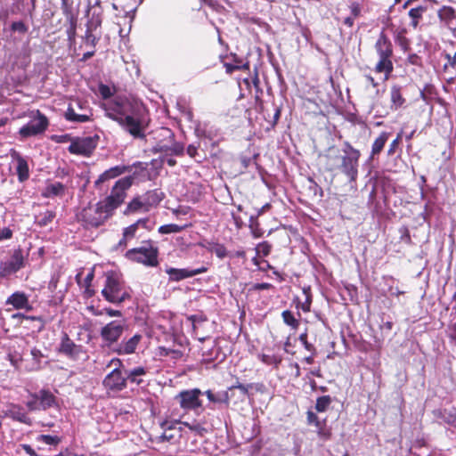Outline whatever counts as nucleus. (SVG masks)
Masks as SVG:
<instances>
[{"label":"nucleus","instance_id":"1","mask_svg":"<svg viewBox=\"0 0 456 456\" xmlns=\"http://www.w3.org/2000/svg\"><path fill=\"white\" fill-rule=\"evenodd\" d=\"M105 115L118 122L134 139H144L147 123L142 116V108L136 102L118 96L104 104Z\"/></svg>","mask_w":456,"mask_h":456},{"label":"nucleus","instance_id":"2","mask_svg":"<svg viewBox=\"0 0 456 456\" xmlns=\"http://www.w3.org/2000/svg\"><path fill=\"white\" fill-rule=\"evenodd\" d=\"M133 182L134 177L130 175L118 179L112 186L110 194L100 201V209L106 213L105 216H112L114 211L124 203Z\"/></svg>","mask_w":456,"mask_h":456},{"label":"nucleus","instance_id":"3","mask_svg":"<svg viewBox=\"0 0 456 456\" xmlns=\"http://www.w3.org/2000/svg\"><path fill=\"white\" fill-rule=\"evenodd\" d=\"M102 297L110 303L119 305L131 298L130 289L126 286L121 275L110 271L105 273Z\"/></svg>","mask_w":456,"mask_h":456},{"label":"nucleus","instance_id":"4","mask_svg":"<svg viewBox=\"0 0 456 456\" xmlns=\"http://www.w3.org/2000/svg\"><path fill=\"white\" fill-rule=\"evenodd\" d=\"M158 248L151 241H143L141 247L131 248L125 254L127 259L147 266L158 265Z\"/></svg>","mask_w":456,"mask_h":456},{"label":"nucleus","instance_id":"5","mask_svg":"<svg viewBox=\"0 0 456 456\" xmlns=\"http://www.w3.org/2000/svg\"><path fill=\"white\" fill-rule=\"evenodd\" d=\"M344 155L341 157V165L338 167L351 182L355 181L358 175V161L360 151L350 143L345 142Z\"/></svg>","mask_w":456,"mask_h":456},{"label":"nucleus","instance_id":"6","mask_svg":"<svg viewBox=\"0 0 456 456\" xmlns=\"http://www.w3.org/2000/svg\"><path fill=\"white\" fill-rule=\"evenodd\" d=\"M108 366H114V369L104 378L102 384L105 388L111 391H122L126 387V378L122 373V362L114 358L110 360Z\"/></svg>","mask_w":456,"mask_h":456},{"label":"nucleus","instance_id":"7","mask_svg":"<svg viewBox=\"0 0 456 456\" xmlns=\"http://www.w3.org/2000/svg\"><path fill=\"white\" fill-rule=\"evenodd\" d=\"M126 328L125 321L115 320L107 323L100 331L103 344L109 348H112L114 345L117 346Z\"/></svg>","mask_w":456,"mask_h":456},{"label":"nucleus","instance_id":"8","mask_svg":"<svg viewBox=\"0 0 456 456\" xmlns=\"http://www.w3.org/2000/svg\"><path fill=\"white\" fill-rule=\"evenodd\" d=\"M201 395L203 393L199 388L187 389L179 392L174 399L185 411H197L202 406V402L200 399Z\"/></svg>","mask_w":456,"mask_h":456},{"label":"nucleus","instance_id":"9","mask_svg":"<svg viewBox=\"0 0 456 456\" xmlns=\"http://www.w3.org/2000/svg\"><path fill=\"white\" fill-rule=\"evenodd\" d=\"M48 125L47 118L39 110H37L29 122L20 128L19 134L23 138L36 136L43 134L47 129Z\"/></svg>","mask_w":456,"mask_h":456},{"label":"nucleus","instance_id":"10","mask_svg":"<svg viewBox=\"0 0 456 456\" xmlns=\"http://www.w3.org/2000/svg\"><path fill=\"white\" fill-rule=\"evenodd\" d=\"M164 132L167 134L168 141L166 142H159L152 149L154 153H161L163 156H180L183 155L184 146L183 143L175 142L174 139V134L169 129H164Z\"/></svg>","mask_w":456,"mask_h":456},{"label":"nucleus","instance_id":"11","mask_svg":"<svg viewBox=\"0 0 456 456\" xmlns=\"http://www.w3.org/2000/svg\"><path fill=\"white\" fill-rule=\"evenodd\" d=\"M24 267V256L20 248L13 251L11 257L0 263V277H7Z\"/></svg>","mask_w":456,"mask_h":456},{"label":"nucleus","instance_id":"12","mask_svg":"<svg viewBox=\"0 0 456 456\" xmlns=\"http://www.w3.org/2000/svg\"><path fill=\"white\" fill-rule=\"evenodd\" d=\"M97 146V139L93 137L76 138L72 140L68 151L71 154L89 157Z\"/></svg>","mask_w":456,"mask_h":456},{"label":"nucleus","instance_id":"13","mask_svg":"<svg viewBox=\"0 0 456 456\" xmlns=\"http://www.w3.org/2000/svg\"><path fill=\"white\" fill-rule=\"evenodd\" d=\"M83 221L92 227L102 225L110 216H105L106 213L100 209V201L95 205L94 208H87L82 211Z\"/></svg>","mask_w":456,"mask_h":456},{"label":"nucleus","instance_id":"14","mask_svg":"<svg viewBox=\"0 0 456 456\" xmlns=\"http://www.w3.org/2000/svg\"><path fill=\"white\" fill-rule=\"evenodd\" d=\"M59 352L71 360H78L82 354H85L83 346L75 344L67 333H64L61 338Z\"/></svg>","mask_w":456,"mask_h":456},{"label":"nucleus","instance_id":"15","mask_svg":"<svg viewBox=\"0 0 456 456\" xmlns=\"http://www.w3.org/2000/svg\"><path fill=\"white\" fill-rule=\"evenodd\" d=\"M208 271L206 266H201L197 269H189V268H174L169 267L166 270V273L169 276V281H180L182 280L193 277L197 274L204 273Z\"/></svg>","mask_w":456,"mask_h":456},{"label":"nucleus","instance_id":"16","mask_svg":"<svg viewBox=\"0 0 456 456\" xmlns=\"http://www.w3.org/2000/svg\"><path fill=\"white\" fill-rule=\"evenodd\" d=\"M5 416L12 419L14 421L32 426V419L28 416L25 408L20 404L12 403L8 406L4 412Z\"/></svg>","mask_w":456,"mask_h":456},{"label":"nucleus","instance_id":"17","mask_svg":"<svg viewBox=\"0 0 456 456\" xmlns=\"http://www.w3.org/2000/svg\"><path fill=\"white\" fill-rule=\"evenodd\" d=\"M142 337L140 334H135L128 339L122 340L119 344L113 348V352L118 354H130L135 352L137 346L141 342Z\"/></svg>","mask_w":456,"mask_h":456},{"label":"nucleus","instance_id":"18","mask_svg":"<svg viewBox=\"0 0 456 456\" xmlns=\"http://www.w3.org/2000/svg\"><path fill=\"white\" fill-rule=\"evenodd\" d=\"M6 305H12L17 310L31 311L33 306L29 304L28 297L21 291L12 293L7 299Z\"/></svg>","mask_w":456,"mask_h":456},{"label":"nucleus","instance_id":"19","mask_svg":"<svg viewBox=\"0 0 456 456\" xmlns=\"http://www.w3.org/2000/svg\"><path fill=\"white\" fill-rule=\"evenodd\" d=\"M34 397L39 400V411H46L47 409L57 405L56 397L54 395L46 389L34 393Z\"/></svg>","mask_w":456,"mask_h":456},{"label":"nucleus","instance_id":"20","mask_svg":"<svg viewBox=\"0 0 456 456\" xmlns=\"http://www.w3.org/2000/svg\"><path fill=\"white\" fill-rule=\"evenodd\" d=\"M13 160L17 162L16 172L20 183L25 182L29 177V169L27 160L17 151L11 153Z\"/></svg>","mask_w":456,"mask_h":456},{"label":"nucleus","instance_id":"21","mask_svg":"<svg viewBox=\"0 0 456 456\" xmlns=\"http://www.w3.org/2000/svg\"><path fill=\"white\" fill-rule=\"evenodd\" d=\"M375 49L380 57H392L393 45L387 36L382 31L375 44Z\"/></svg>","mask_w":456,"mask_h":456},{"label":"nucleus","instance_id":"22","mask_svg":"<svg viewBox=\"0 0 456 456\" xmlns=\"http://www.w3.org/2000/svg\"><path fill=\"white\" fill-rule=\"evenodd\" d=\"M129 170V167L126 166H115L110 169L104 171L95 181L94 185L98 187L101 183H105L108 180L114 179L125 172Z\"/></svg>","mask_w":456,"mask_h":456},{"label":"nucleus","instance_id":"23","mask_svg":"<svg viewBox=\"0 0 456 456\" xmlns=\"http://www.w3.org/2000/svg\"><path fill=\"white\" fill-rule=\"evenodd\" d=\"M149 200H142L139 197L134 198L126 206L123 214L127 216L134 213H138L141 211H148L149 210Z\"/></svg>","mask_w":456,"mask_h":456},{"label":"nucleus","instance_id":"24","mask_svg":"<svg viewBox=\"0 0 456 456\" xmlns=\"http://www.w3.org/2000/svg\"><path fill=\"white\" fill-rule=\"evenodd\" d=\"M88 113H77L75 108L70 104L65 111L64 117L68 121L75 123H85L91 120L92 113L88 110Z\"/></svg>","mask_w":456,"mask_h":456},{"label":"nucleus","instance_id":"25","mask_svg":"<svg viewBox=\"0 0 456 456\" xmlns=\"http://www.w3.org/2000/svg\"><path fill=\"white\" fill-rule=\"evenodd\" d=\"M65 185L61 183H53L47 184L42 191L44 198H53L56 196H61L65 192Z\"/></svg>","mask_w":456,"mask_h":456},{"label":"nucleus","instance_id":"26","mask_svg":"<svg viewBox=\"0 0 456 456\" xmlns=\"http://www.w3.org/2000/svg\"><path fill=\"white\" fill-rule=\"evenodd\" d=\"M390 94L392 102L391 108L397 110L398 108L402 107L405 102V99L402 95L400 86H393L391 87Z\"/></svg>","mask_w":456,"mask_h":456},{"label":"nucleus","instance_id":"27","mask_svg":"<svg viewBox=\"0 0 456 456\" xmlns=\"http://www.w3.org/2000/svg\"><path fill=\"white\" fill-rule=\"evenodd\" d=\"M389 137V134L387 132H382L379 137L374 141L371 147V157L378 155L383 150L387 139Z\"/></svg>","mask_w":456,"mask_h":456},{"label":"nucleus","instance_id":"28","mask_svg":"<svg viewBox=\"0 0 456 456\" xmlns=\"http://www.w3.org/2000/svg\"><path fill=\"white\" fill-rule=\"evenodd\" d=\"M146 374V370L143 367H136L131 370L126 371V381L140 385L142 380L139 377Z\"/></svg>","mask_w":456,"mask_h":456},{"label":"nucleus","instance_id":"29","mask_svg":"<svg viewBox=\"0 0 456 456\" xmlns=\"http://www.w3.org/2000/svg\"><path fill=\"white\" fill-rule=\"evenodd\" d=\"M427 11V7L419 5L416 8H411L409 11V16L411 19V26L416 28L419 20L422 19L423 13Z\"/></svg>","mask_w":456,"mask_h":456},{"label":"nucleus","instance_id":"30","mask_svg":"<svg viewBox=\"0 0 456 456\" xmlns=\"http://www.w3.org/2000/svg\"><path fill=\"white\" fill-rule=\"evenodd\" d=\"M393 68L391 57H380L375 70L379 73L385 72L387 75H389L393 71Z\"/></svg>","mask_w":456,"mask_h":456},{"label":"nucleus","instance_id":"31","mask_svg":"<svg viewBox=\"0 0 456 456\" xmlns=\"http://www.w3.org/2000/svg\"><path fill=\"white\" fill-rule=\"evenodd\" d=\"M436 416L449 425L456 426V410L453 411L439 410L436 412Z\"/></svg>","mask_w":456,"mask_h":456},{"label":"nucleus","instance_id":"32","mask_svg":"<svg viewBox=\"0 0 456 456\" xmlns=\"http://www.w3.org/2000/svg\"><path fill=\"white\" fill-rule=\"evenodd\" d=\"M438 17L442 21L449 25V23L452 21L456 17L455 10L451 6H443L438 11Z\"/></svg>","mask_w":456,"mask_h":456},{"label":"nucleus","instance_id":"33","mask_svg":"<svg viewBox=\"0 0 456 456\" xmlns=\"http://www.w3.org/2000/svg\"><path fill=\"white\" fill-rule=\"evenodd\" d=\"M205 394L210 402L226 404L229 403L230 396L228 392L214 394L211 390H208Z\"/></svg>","mask_w":456,"mask_h":456},{"label":"nucleus","instance_id":"34","mask_svg":"<svg viewBox=\"0 0 456 456\" xmlns=\"http://www.w3.org/2000/svg\"><path fill=\"white\" fill-rule=\"evenodd\" d=\"M281 317L285 324L290 326L293 330H297L299 326V321L295 318L294 314L289 310H285L281 313Z\"/></svg>","mask_w":456,"mask_h":456},{"label":"nucleus","instance_id":"35","mask_svg":"<svg viewBox=\"0 0 456 456\" xmlns=\"http://www.w3.org/2000/svg\"><path fill=\"white\" fill-rule=\"evenodd\" d=\"M187 226H188V224L178 225L175 224H169L161 225L159 228V232L162 234L177 233V232H180L183 230H184Z\"/></svg>","mask_w":456,"mask_h":456},{"label":"nucleus","instance_id":"36","mask_svg":"<svg viewBox=\"0 0 456 456\" xmlns=\"http://www.w3.org/2000/svg\"><path fill=\"white\" fill-rule=\"evenodd\" d=\"M61 10L67 20L70 21L71 25H74L75 17L72 12V3L69 0H61Z\"/></svg>","mask_w":456,"mask_h":456},{"label":"nucleus","instance_id":"37","mask_svg":"<svg viewBox=\"0 0 456 456\" xmlns=\"http://www.w3.org/2000/svg\"><path fill=\"white\" fill-rule=\"evenodd\" d=\"M102 25V17L100 13H95L94 12L92 13L91 18L88 20L86 23V29L89 31H94Z\"/></svg>","mask_w":456,"mask_h":456},{"label":"nucleus","instance_id":"38","mask_svg":"<svg viewBox=\"0 0 456 456\" xmlns=\"http://www.w3.org/2000/svg\"><path fill=\"white\" fill-rule=\"evenodd\" d=\"M331 403V398L330 395H323L317 398L315 409L319 412L325 411Z\"/></svg>","mask_w":456,"mask_h":456},{"label":"nucleus","instance_id":"39","mask_svg":"<svg viewBox=\"0 0 456 456\" xmlns=\"http://www.w3.org/2000/svg\"><path fill=\"white\" fill-rule=\"evenodd\" d=\"M249 228L251 230V233L255 238H260L263 236V231L259 226V223L256 218L253 216L249 217Z\"/></svg>","mask_w":456,"mask_h":456},{"label":"nucleus","instance_id":"40","mask_svg":"<svg viewBox=\"0 0 456 456\" xmlns=\"http://www.w3.org/2000/svg\"><path fill=\"white\" fill-rule=\"evenodd\" d=\"M55 217V213L52 210H46L39 216V219L37 221L40 226H46L49 224L53 218Z\"/></svg>","mask_w":456,"mask_h":456},{"label":"nucleus","instance_id":"41","mask_svg":"<svg viewBox=\"0 0 456 456\" xmlns=\"http://www.w3.org/2000/svg\"><path fill=\"white\" fill-rule=\"evenodd\" d=\"M37 441L49 445H56L60 443L61 439L57 436L40 435L37 437Z\"/></svg>","mask_w":456,"mask_h":456},{"label":"nucleus","instance_id":"42","mask_svg":"<svg viewBox=\"0 0 456 456\" xmlns=\"http://www.w3.org/2000/svg\"><path fill=\"white\" fill-rule=\"evenodd\" d=\"M260 360L268 365L274 364L278 366L281 362V357L277 355L262 354L260 355Z\"/></svg>","mask_w":456,"mask_h":456},{"label":"nucleus","instance_id":"43","mask_svg":"<svg viewBox=\"0 0 456 456\" xmlns=\"http://www.w3.org/2000/svg\"><path fill=\"white\" fill-rule=\"evenodd\" d=\"M182 424L200 436H203L207 432V429L198 423L182 422Z\"/></svg>","mask_w":456,"mask_h":456},{"label":"nucleus","instance_id":"44","mask_svg":"<svg viewBox=\"0 0 456 456\" xmlns=\"http://www.w3.org/2000/svg\"><path fill=\"white\" fill-rule=\"evenodd\" d=\"M30 399L26 403V407L29 411H39V400L34 397V394H30Z\"/></svg>","mask_w":456,"mask_h":456},{"label":"nucleus","instance_id":"45","mask_svg":"<svg viewBox=\"0 0 456 456\" xmlns=\"http://www.w3.org/2000/svg\"><path fill=\"white\" fill-rule=\"evenodd\" d=\"M12 31L19 32L20 34H25L28 31V27L25 25L23 21H14L11 25Z\"/></svg>","mask_w":456,"mask_h":456},{"label":"nucleus","instance_id":"46","mask_svg":"<svg viewBox=\"0 0 456 456\" xmlns=\"http://www.w3.org/2000/svg\"><path fill=\"white\" fill-rule=\"evenodd\" d=\"M338 154L331 155L330 153L326 155V158L328 159L327 162V169L329 171H333L335 168H337L338 166L336 165V160L338 159Z\"/></svg>","mask_w":456,"mask_h":456},{"label":"nucleus","instance_id":"47","mask_svg":"<svg viewBox=\"0 0 456 456\" xmlns=\"http://www.w3.org/2000/svg\"><path fill=\"white\" fill-rule=\"evenodd\" d=\"M251 387H252L251 384L244 385V384H241L239 381H237L234 385H232L229 387V390H233V389L237 388L240 391V393L243 395H248V389Z\"/></svg>","mask_w":456,"mask_h":456},{"label":"nucleus","instance_id":"48","mask_svg":"<svg viewBox=\"0 0 456 456\" xmlns=\"http://www.w3.org/2000/svg\"><path fill=\"white\" fill-rule=\"evenodd\" d=\"M182 424V421L180 419H175V420H164L160 423V427L164 431L172 430L175 428L176 424Z\"/></svg>","mask_w":456,"mask_h":456},{"label":"nucleus","instance_id":"49","mask_svg":"<svg viewBox=\"0 0 456 456\" xmlns=\"http://www.w3.org/2000/svg\"><path fill=\"white\" fill-rule=\"evenodd\" d=\"M212 251L220 259L224 258L227 256V250L225 247L222 244H216Z\"/></svg>","mask_w":456,"mask_h":456},{"label":"nucleus","instance_id":"50","mask_svg":"<svg viewBox=\"0 0 456 456\" xmlns=\"http://www.w3.org/2000/svg\"><path fill=\"white\" fill-rule=\"evenodd\" d=\"M145 196H146L145 200H150L149 206L156 205V204L159 203V201L161 200V198L159 196L158 192L155 191H148L145 194Z\"/></svg>","mask_w":456,"mask_h":456},{"label":"nucleus","instance_id":"51","mask_svg":"<svg viewBox=\"0 0 456 456\" xmlns=\"http://www.w3.org/2000/svg\"><path fill=\"white\" fill-rule=\"evenodd\" d=\"M298 339L303 344L304 347L307 351H310V352H314L315 351V348H314V345L310 344L307 341V333L306 332H304V333L300 334Z\"/></svg>","mask_w":456,"mask_h":456},{"label":"nucleus","instance_id":"52","mask_svg":"<svg viewBox=\"0 0 456 456\" xmlns=\"http://www.w3.org/2000/svg\"><path fill=\"white\" fill-rule=\"evenodd\" d=\"M137 230L136 224H131L124 229L123 233L131 240L135 237Z\"/></svg>","mask_w":456,"mask_h":456},{"label":"nucleus","instance_id":"53","mask_svg":"<svg viewBox=\"0 0 456 456\" xmlns=\"http://www.w3.org/2000/svg\"><path fill=\"white\" fill-rule=\"evenodd\" d=\"M317 428H318V436L320 438H322L324 441H327L330 438L331 432L330 429L322 427L321 424H320V427H317Z\"/></svg>","mask_w":456,"mask_h":456},{"label":"nucleus","instance_id":"54","mask_svg":"<svg viewBox=\"0 0 456 456\" xmlns=\"http://www.w3.org/2000/svg\"><path fill=\"white\" fill-rule=\"evenodd\" d=\"M31 355L33 357V360L35 361L36 368H40V359L43 357L42 352L37 348H33L31 350Z\"/></svg>","mask_w":456,"mask_h":456},{"label":"nucleus","instance_id":"55","mask_svg":"<svg viewBox=\"0 0 456 456\" xmlns=\"http://www.w3.org/2000/svg\"><path fill=\"white\" fill-rule=\"evenodd\" d=\"M350 12H351V17L354 19H356L360 16L361 13V6L358 3L354 2L350 4Z\"/></svg>","mask_w":456,"mask_h":456},{"label":"nucleus","instance_id":"56","mask_svg":"<svg viewBox=\"0 0 456 456\" xmlns=\"http://www.w3.org/2000/svg\"><path fill=\"white\" fill-rule=\"evenodd\" d=\"M12 237V231L9 227L0 229V240H10Z\"/></svg>","mask_w":456,"mask_h":456},{"label":"nucleus","instance_id":"57","mask_svg":"<svg viewBox=\"0 0 456 456\" xmlns=\"http://www.w3.org/2000/svg\"><path fill=\"white\" fill-rule=\"evenodd\" d=\"M273 288V285L271 283H267V282H263V283H256L254 286H253V289L254 290H266V289H270Z\"/></svg>","mask_w":456,"mask_h":456},{"label":"nucleus","instance_id":"58","mask_svg":"<svg viewBox=\"0 0 456 456\" xmlns=\"http://www.w3.org/2000/svg\"><path fill=\"white\" fill-rule=\"evenodd\" d=\"M100 93L104 99L110 97L111 92L109 86L101 85L99 87Z\"/></svg>","mask_w":456,"mask_h":456},{"label":"nucleus","instance_id":"59","mask_svg":"<svg viewBox=\"0 0 456 456\" xmlns=\"http://www.w3.org/2000/svg\"><path fill=\"white\" fill-rule=\"evenodd\" d=\"M130 240L128 238H126L125 237V234L123 233V236H122V239H120V240L118 241V243L117 244V246L115 247V248L117 250H123L126 248L127 246V242L129 241Z\"/></svg>","mask_w":456,"mask_h":456},{"label":"nucleus","instance_id":"60","mask_svg":"<svg viewBox=\"0 0 456 456\" xmlns=\"http://www.w3.org/2000/svg\"><path fill=\"white\" fill-rule=\"evenodd\" d=\"M307 420L310 424L314 423L316 427H320L321 422L318 417L312 411L307 412Z\"/></svg>","mask_w":456,"mask_h":456},{"label":"nucleus","instance_id":"61","mask_svg":"<svg viewBox=\"0 0 456 456\" xmlns=\"http://www.w3.org/2000/svg\"><path fill=\"white\" fill-rule=\"evenodd\" d=\"M398 144H399V136L395 139L389 145V148H388V151H387V154L389 156H392L394 155L395 151V149L398 147Z\"/></svg>","mask_w":456,"mask_h":456},{"label":"nucleus","instance_id":"62","mask_svg":"<svg viewBox=\"0 0 456 456\" xmlns=\"http://www.w3.org/2000/svg\"><path fill=\"white\" fill-rule=\"evenodd\" d=\"M234 224L238 229H240L244 225V222L241 217L235 213L232 214Z\"/></svg>","mask_w":456,"mask_h":456},{"label":"nucleus","instance_id":"63","mask_svg":"<svg viewBox=\"0 0 456 456\" xmlns=\"http://www.w3.org/2000/svg\"><path fill=\"white\" fill-rule=\"evenodd\" d=\"M174 438V435L167 434V431H164V433L158 438L159 442H169Z\"/></svg>","mask_w":456,"mask_h":456},{"label":"nucleus","instance_id":"64","mask_svg":"<svg viewBox=\"0 0 456 456\" xmlns=\"http://www.w3.org/2000/svg\"><path fill=\"white\" fill-rule=\"evenodd\" d=\"M20 450L24 451L29 456H31L32 454H34L36 452L35 450L29 444H20Z\"/></svg>","mask_w":456,"mask_h":456}]
</instances>
